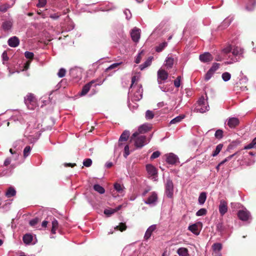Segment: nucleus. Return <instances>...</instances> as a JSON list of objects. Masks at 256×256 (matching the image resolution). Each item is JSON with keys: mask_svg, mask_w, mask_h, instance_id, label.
Segmentation results:
<instances>
[{"mask_svg": "<svg viewBox=\"0 0 256 256\" xmlns=\"http://www.w3.org/2000/svg\"><path fill=\"white\" fill-rule=\"evenodd\" d=\"M180 80L181 77L180 76H178L177 78L174 80V85L176 88L180 87Z\"/></svg>", "mask_w": 256, "mask_h": 256, "instance_id": "5fc2aeb1", "label": "nucleus"}, {"mask_svg": "<svg viewBox=\"0 0 256 256\" xmlns=\"http://www.w3.org/2000/svg\"><path fill=\"white\" fill-rule=\"evenodd\" d=\"M165 194L167 197L172 198L174 193V185L170 179H168L165 186Z\"/></svg>", "mask_w": 256, "mask_h": 256, "instance_id": "39448f33", "label": "nucleus"}, {"mask_svg": "<svg viewBox=\"0 0 256 256\" xmlns=\"http://www.w3.org/2000/svg\"><path fill=\"white\" fill-rule=\"evenodd\" d=\"M168 46V42H164L162 43H160L156 47V52H160L163 50Z\"/></svg>", "mask_w": 256, "mask_h": 256, "instance_id": "2f4dec72", "label": "nucleus"}, {"mask_svg": "<svg viewBox=\"0 0 256 256\" xmlns=\"http://www.w3.org/2000/svg\"><path fill=\"white\" fill-rule=\"evenodd\" d=\"M92 164V160L90 158L85 159L83 162V164L86 167L90 166Z\"/></svg>", "mask_w": 256, "mask_h": 256, "instance_id": "3c124183", "label": "nucleus"}, {"mask_svg": "<svg viewBox=\"0 0 256 256\" xmlns=\"http://www.w3.org/2000/svg\"><path fill=\"white\" fill-rule=\"evenodd\" d=\"M114 189L119 193L122 194L124 192V186L120 184L116 183L114 185Z\"/></svg>", "mask_w": 256, "mask_h": 256, "instance_id": "4c0bfd02", "label": "nucleus"}, {"mask_svg": "<svg viewBox=\"0 0 256 256\" xmlns=\"http://www.w3.org/2000/svg\"><path fill=\"white\" fill-rule=\"evenodd\" d=\"M66 73V70L64 68H61L58 73V76L59 78H63L64 76Z\"/></svg>", "mask_w": 256, "mask_h": 256, "instance_id": "603ef678", "label": "nucleus"}, {"mask_svg": "<svg viewBox=\"0 0 256 256\" xmlns=\"http://www.w3.org/2000/svg\"><path fill=\"white\" fill-rule=\"evenodd\" d=\"M152 59H153V57L150 56L148 58V59L144 64H140V70H143L145 68L150 66L152 64Z\"/></svg>", "mask_w": 256, "mask_h": 256, "instance_id": "bb28decb", "label": "nucleus"}, {"mask_svg": "<svg viewBox=\"0 0 256 256\" xmlns=\"http://www.w3.org/2000/svg\"><path fill=\"white\" fill-rule=\"evenodd\" d=\"M168 78V72L163 69H160L158 71V82L159 84L162 83V81L166 80Z\"/></svg>", "mask_w": 256, "mask_h": 256, "instance_id": "6e6552de", "label": "nucleus"}, {"mask_svg": "<svg viewBox=\"0 0 256 256\" xmlns=\"http://www.w3.org/2000/svg\"><path fill=\"white\" fill-rule=\"evenodd\" d=\"M46 4V0H38V2L36 4L38 8H43Z\"/></svg>", "mask_w": 256, "mask_h": 256, "instance_id": "13d9d810", "label": "nucleus"}, {"mask_svg": "<svg viewBox=\"0 0 256 256\" xmlns=\"http://www.w3.org/2000/svg\"><path fill=\"white\" fill-rule=\"evenodd\" d=\"M146 169L148 174L151 176H154L157 174V170L156 168L152 164H147L146 166Z\"/></svg>", "mask_w": 256, "mask_h": 256, "instance_id": "412c9836", "label": "nucleus"}, {"mask_svg": "<svg viewBox=\"0 0 256 256\" xmlns=\"http://www.w3.org/2000/svg\"><path fill=\"white\" fill-rule=\"evenodd\" d=\"M209 110V106L207 102V100L202 96L198 100L197 105L194 109L196 112L200 113L205 112Z\"/></svg>", "mask_w": 256, "mask_h": 256, "instance_id": "f03ea898", "label": "nucleus"}, {"mask_svg": "<svg viewBox=\"0 0 256 256\" xmlns=\"http://www.w3.org/2000/svg\"><path fill=\"white\" fill-rule=\"evenodd\" d=\"M124 156L125 158H126L130 154V150H129V146L128 144H126L124 146Z\"/></svg>", "mask_w": 256, "mask_h": 256, "instance_id": "e2e57ef3", "label": "nucleus"}, {"mask_svg": "<svg viewBox=\"0 0 256 256\" xmlns=\"http://www.w3.org/2000/svg\"><path fill=\"white\" fill-rule=\"evenodd\" d=\"M177 254L180 256H189L188 250L185 248H179L177 250Z\"/></svg>", "mask_w": 256, "mask_h": 256, "instance_id": "a878e982", "label": "nucleus"}, {"mask_svg": "<svg viewBox=\"0 0 256 256\" xmlns=\"http://www.w3.org/2000/svg\"><path fill=\"white\" fill-rule=\"evenodd\" d=\"M24 56L26 58L32 60L34 58V54L32 52L26 51L24 53Z\"/></svg>", "mask_w": 256, "mask_h": 256, "instance_id": "6e6d98bb", "label": "nucleus"}, {"mask_svg": "<svg viewBox=\"0 0 256 256\" xmlns=\"http://www.w3.org/2000/svg\"><path fill=\"white\" fill-rule=\"evenodd\" d=\"M256 5V3L254 0H250L248 4L246 6V8L248 11L252 10Z\"/></svg>", "mask_w": 256, "mask_h": 256, "instance_id": "473e14b6", "label": "nucleus"}, {"mask_svg": "<svg viewBox=\"0 0 256 256\" xmlns=\"http://www.w3.org/2000/svg\"><path fill=\"white\" fill-rule=\"evenodd\" d=\"M130 136V132L128 130H124L121 134L118 141V146H122V142H126Z\"/></svg>", "mask_w": 256, "mask_h": 256, "instance_id": "f3484780", "label": "nucleus"}, {"mask_svg": "<svg viewBox=\"0 0 256 256\" xmlns=\"http://www.w3.org/2000/svg\"><path fill=\"white\" fill-rule=\"evenodd\" d=\"M214 136L216 138H222L223 136L222 130H218L215 132Z\"/></svg>", "mask_w": 256, "mask_h": 256, "instance_id": "a18cd8bd", "label": "nucleus"}, {"mask_svg": "<svg viewBox=\"0 0 256 256\" xmlns=\"http://www.w3.org/2000/svg\"><path fill=\"white\" fill-rule=\"evenodd\" d=\"M232 46H228L222 50V52L224 54H228L232 52Z\"/></svg>", "mask_w": 256, "mask_h": 256, "instance_id": "0e129e2a", "label": "nucleus"}, {"mask_svg": "<svg viewBox=\"0 0 256 256\" xmlns=\"http://www.w3.org/2000/svg\"><path fill=\"white\" fill-rule=\"evenodd\" d=\"M31 150H32V148H31L30 146H28L25 147V148L24 150V152H23L24 158H26L30 155V152H31Z\"/></svg>", "mask_w": 256, "mask_h": 256, "instance_id": "79ce46f5", "label": "nucleus"}, {"mask_svg": "<svg viewBox=\"0 0 256 256\" xmlns=\"http://www.w3.org/2000/svg\"><path fill=\"white\" fill-rule=\"evenodd\" d=\"M174 62V58L168 56L165 60L164 65L167 68H170L172 67Z\"/></svg>", "mask_w": 256, "mask_h": 256, "instance_id": "b1692460", "label": "nucleus"}, {"mask_svg": "<svg viewBox=\"0 0 256 256\" xmlns=\"http://www.w3.org/2000/svg\"><path fill=\"white\" fill-rule=\"evenodd\" d=\"M231 22H232L231 18H227L223 21L220 26L222 28H226L228 27L230 24Z\"/></svg>", "mask_w": 256, "mask_h": 256, "instance_id": "e433bc0d", "label": "nucleus"}, {"mask_svg": "<svg viewBox=\"0 0 256 256\" xmlns=\"http://www.w3.org/2000/svg\"><path fill=\"white\" fill-rule=\"evenodd\" d=\"M239 122V120L236 118H230L228 120V125L230 128H235Z\"/></svg>", "mask_w": 256, "mask_h": 256, "instance_id": "6ab92c4d", "label": "nucleus"}, {"mask_svg": "<svg viewBox=\"0 0 256 256\" xmlns=\"http://www.w3.org/2000/svg\"><path fill=\"white\" fill-rule=\"evenodd\" d=\"M254 148H256V137L252 140L250 143L244 147V150H249Z\"/></svg>", "mask_w": 256, "mask_h": 256, "instance_id": "72a5a7b5", "label": "nucleus"}, {"mask_svg": "<svg viewBox=\"0 0 256 256\" xmlns=\"http://www.w3.org/2000/svg\"><path fill=\"white\" fill-rule=\"evenodd\" d=\"M8 44L12 48H16L19 45L20 40L18 37L14 36L8 40Z\"/></svg>", "mask_w": 256, "mask_h": 256, "instance_id": "2eb2a0df", "label": "nucleus"}, {"mask_svg": "<svg viewBox=\"0 0 256 256\" xmlns=\"http://www.w3.org/2000/svg\"><path fill=\"white\" fill-rule=\"evenodd\" d=\"M243 49L237 46H233L232 48V54L236 56H240L243 54Z\"/></svg>", "mask_w": 256, "mask_h": 256, "instance_id": "4be33fe9", "label": "nucleus"}, {"mask_svg": "<svg viewBox=\"0 0 256 256\" xmlns=\"http://www.w3.org/2000/svg\"><path fill=\"white\" fill-rule=\"evenodd\" d=\"M114 212H116V210L114 208L106 209L104 210V214L108 216H110Z\"/></svg>", "mask_w": 256, "mask_h": 256, "instance_id": "de8ad7c7", "label": "nucleus"}, {"mask_svg": "<svg viewBox=\"0 0 256 256\" xmlns=\"http://www.w3.org/2000/svg\"><path fill=\"white\" fill-rule=\"evenodd\" d=\"M157 200V194L156 192H152L144 202L150 206H154L156 204Z\"/></svg>", "mask_w": 256, "mask_h": 256, "instance_id": "9d476101", "label": "nucleus"}, {"mask_svg": "<svg viewBox=\"0 0 256 256\" xmlns=\"http://www.w3.org/2000/svg\"><path fill=\"white\" fill-rule=\"evenodd\" d=\"M96 80H92L90 81V82H88V84H86L82 88V90L80 94V96H84L90 90V88L94 85V87H96L97 85H98L99 84H95Z\"/></svg>", "mask_w": 256, "mask_h": 256, "instance_id": "0eeeda50", "label": "nucleus"}, {"mask_svg": "<svg viewBox=\"0 0 256 256\" xmlns=\"http://www.w3.org/2000/svg\"><path fill=\"white\" fill-rule=\"evenodd\" d=\"M156 224H152L148 227V228L146 230V232L145 233L144 238L145 240H148L150 237L151 236V235L154 231L156 230Z\"/></svg>", "mask_w": 256, "mask_h": 256, "instance_id": "a211bd4d", "label": "nucleus"}, {"mask_svg": "<svg viewBox=\"0 0 256 256\" xmlns=\"http://www.w3.org/2000/svg\"><path fill=\"white\" fill-rule=\"evenodd\" d=\"M220 66V64L218 63H214L212 66L210 68V70L215 72L218 70Z\"/></svg>", "mask_w": 256, "mask_h": 256, "instance_id": "4d7b16f0", "label": "nucleus"}, {"mask_svg": "<svg viewBox=\"0 0 256 256\" xmlns=\"http://www.w3.org/2000/svg\"><path fill=\"white\" fill-rule=\"evenodd\" d=\"M94 189L100 194H103L105 192L104 188L98 184H94Z\"/></svg>", "mask_w": 256, "mask_h": 256, "instance_id": "f704fd0d", "label": "nucleus"}, {"mask_svg": "<svg viewBox=\"0 0 256 256\" xmlns=\"http://www.w3.org/2000/svg\"><path fill=\"white\" fill-rule=\"evenodd\" d=\"M154 117V112L150 110H148L146 111V120H151Z\"/></svg>", "mask_w": 256, "mask_h": 256, "instance_id": "37998d69", "label": "nucleus"}, {"mask_svg": "<svg viewBox=\"0 0 256 256\" xmlns=\"http://www.w3.org/2000/svg\"><path fill=\"white\" fill-rule=\"evenodd\" d=\"M206 194L204 192H201L198 196V201L200 205H202L206 202Z\"/></svg>", "mask_w": 256, "mask_h": 256, "instance_id": "c85d7f7f", "label": "nucleus"}, {"mask_svg": "<svg viewBox=\"0 0 256 256\" xmlns=\"http://www.w3.org/2000/svg\"><path fill=\"white\" fill-rule=\"evenodd\" d=\"M150 128V126L148 124H144L140 126L138 129V132H136L132 134L133 137H136L139 134H144L147 132Z\"/></svg>", "mask_w": 256, "mask_h": 256, "instance_id": "4468645a", "label": "nucleus"}, {"mask_svg": "<svg viewBox=\"0 0 256 256\" xmlns=\"http://www.w3.org/2000/svg\"><path fill=\"white\" fill-rule=\"evenodd\" d=\"M126 226L125 224L120 223V224L118 226H116L114 228L115 230H119L121 232H122L126 230Z\"/></svg>", "mask_w": 256, "mask_h": 256, "instance_id": "09e8293b", "label": "nucleus"}, {"mask_svg": "<svg viewBox=\"0 0 256 256\" xmlns=\"http://www.w3.org/2000/svg\"><path fill=\"white\" fill-rule=\"evenodd\" d=\"M214 72H212L209 70L205 75V77H204L205 80L208 81L209 80H210V78L213 76V74H214Z\"/></svg>", "mask_w": 256, "mask_h": 256, "instance_id": "c03bdc74", "label": "nucleus"}, {"mask_svg": "<svg viewBox=\"0 0 256 256\" xmlns=\"http://www.w3.org/2000/svg\"><path fill=\"white\" fill-rule=\"evenodd\" d=\"M131 138L134 140L135 146L138 148L143 147L150 142V140L146 142V136L142 135H138L136 137H133L132 136Z\"/></svg>", "mask_w": 256, "mask_h": 256, "instance_id": "7ed1b4c3", "label": "nucleus"}, {"mask_svg": "<svg viewBox=\"0 0 256 256\" xmlns=\"http://www.w3.org/2000/svg\"><path fill=\"white\" fill-rule=\"evenodd\" d=\"M185 118V116L184 114H181L178 116H176L174 118L172 119L170 122V124H176L180 122L184 118Z\"/></svg>", "mask_w": 256, "mask_h": 256, "instance_id": "393cba45", "label": "nucleus"}, {"mask_svg": "<svg viewBox=\"0 0 256 256\" xmlns=\"http://www.w3.org/2000/svg\"><path fill=\"white\" fill-rule=\"evenodd\" d=\"M238 216L240 220L244 222H248L251 220L250 214L246 208L238 211Z\"/></svg>", "mask_w": 256, "mask_h": 256, "instance_id": "20e7f679", "label": "nucleus"}, {"mask_svg": "<svg viewBox=\"0 0 256 256\" xmlns=\"http://www.w3.org/2000/svg\"><path fill=\"white\" fill-rule=\"evenodd\" d=\"M212 249H213L214 251V252L218 251L219 252L222 249V244L220 243H218V242L214 243L212 245Z\"/></svg>", "mask_w": 256, "mask_h": 256, "instance_id": "ea45409f", "label": "nucleus"}, {"mask_svg": "<svg viewBox=\"0 0 256 256\" xmlns=\"http://www.w3.org/2000/svg\"><path fill=\"white\" fill-rule=\"evenodd\" d=\"M198 224H194L189 226L188 230L196 235L200 234V230L198 228Z\"/></svg>", "mask_w": 256, "mask_h": 256, "instance_id": "5701e85b", "label": "nucleus"}, {"mask_svg": "<svg viewBox=\"0 0 256 256\" xmlns=\"http://www.w3.org/2000/svg\"><path fill=\"white\" fill-rule=\"evenodd\" d=\"M13 22L12 20H8L4 21L2 24V28L5 32L10 30L12 26Z\"/></svg>", "mask_w": 256, "mask_h": 256, "instance_id": "aec40b11", "label": "nucleus"}, {"mask_svg": "<svg viewBox=\"0 0 256 256\" xmlns=\"http://www.w3.org/2000/svg\"><path fill=\"white\" fill-rule=\"evenodd\" d=\"M52 228L51 230V232L53 234H55L56 233V230L58 229V220L54 218V220H52Z\"/></svg>", "mask_w": 256, "mask_h": 256, "instance_id": "c756f323", "label": "nucleus"}, {"mask_svg": "<svg viewBox=\"0 0 256 256\" xmlns=\"http://www.w3.org/2000/svg\"><path fill=\"white\" fill-rule=\"evenodd\" d=\"M236 154H232L228 157H226V158H225L223 160H222L220 162V164H224L225 162L229 161L230 159H232V158Z\"/></svg>", "mask_w": 256, "mask_h": 256, "instance_id": "338daca9", "label": "nucleus"}, {"mask_svg": "<svg viewBox=\"0 0 256 256\" xmlns=\"http://www.w3.org/2000/svg\"><path fill=\"white\" fill-rule=\"evenodd\" d=\"M16 194V191L14 188L12 187H10L8 190L7 192L6 193V196L7 198H10L15 196Z\"/></svg>", "mask_w": 256, "mask_h": 256, "instance_id": "7c9ffc66", "label": "nucleus"}, {"mask_svg": "<svg viewBox=\"0 0 256 256\" xmlns=\"http://www.w3.org/2000/svg\"><path fill=\"white\" fill-rule=\"evenodd\" d=\"M38 218H34L30 220V224L31 226H34L36 224H38Z\"/></svg>", "mask_w": 256, "mask_h": 256, "instance_id": "774afa93", "label": "nucleus"}, {"mask_svg": "<svg viewBox=\"0 0 256 256\" xmlns=\"http://www.w3.org/2000/svg\"><path fill=\"white\" fill-rule=\"evenodd\" d=\"M200 60L203 62H208L212 61L213 58L209 52H204L199 56Z\"/></svg>", "mask_w": 256, "mask_h": 256, "instance_id": "dca6fc26", "label": "nucleus"}, {"mask_svg": "<svg viewBox=\"0 0 256 256\" xmlns=\"http://www.w3.org/2000/svg\"><path fill=\"white\" fill-rule=\"evenodd\" d=\"M160 154V153L159 151H156V152H154L152 153V156H150V159L153 160V159L159 157Z\"/></svg>", "mask_w": 256, "mask_h": 256, "instance_id": "69168bd1", "label": "nucleus"}, {"mask_svg": "<svg viewBox=\"0 0 256 256\" xmlns=\"http://www.w3.org/2000/svg\"><path fill=\"white\" fill-rule=\"evenodd\" d=\"M33 236L29 234H26L23 236V241L26 244H30L32 242Z\"/></svg>", "mask_w": 256, "mask_h": 256, "instance_id": "cd10ccee", "label": "nucleus"}, {"mask_svg": "<svg viewBox=\"0 0 256 256\" xmlns=\"http://www.w3.org/2000/svg\"><path fill=\"white\" fill-rule=\"evenodd\" d=\"M140 30L136 27L132 30L130 36L132 40L134 42H138L139 41L140 36Z\"/></svg>", "mask_w": 256, "mask_h": 256, "instance_id": "9b49d317", "label": "nucleus"}, {"mask_svg": "<svg viewBox=\"0 0 256 256\" xmlns=\"http://www.w3.org/2000/svg\"><path fill=\"white\" fill-rule=\"evenodd\" d=\"M222 147H223L222 144H218L216 146V148L215 150H214V152H213V153L212 154V156H216L220 153V152L221 151Z\"/></svg>", "mask_w": 256, "mask_h": 256, "instance_id": "c9c22d12", "label": "nucleus"}, {"mask_svg": "<svg viewBox=\"0 0 256 256\" xmlns=\"http://www.w3.org/2000/svg\"><path fill=\"white\" fill-rule=\"evenodd\" d=\"M166 162L170 164H174L178 160V156L173 153L166 154Z\"/></svg>", "mask_w": 256, "mask_h": 256, "instance_id": "ddd939ff", "label": "nucleus"}, {"mask_svg": "<svg viewBox=\"0 0 256 256\" xmlns=\"http://www.w3.org/2000/svg\"><path fill=\"white\" fill-rule=\"evenodd\" d=\"M218 210L220 215L222 216L224 215L227 212L228 207V204L226 201L224 200H220V204L218 206Z\"/></svg>", "mask_w": 256, "mask_h": 256, "instance_id": "f8f14e48", "label": "nucleus"}, {"mask_svg": "<svg viewBox=\"0 0 256 256\" xmlns=\"http://www.w3.org/2000/svg\"><path fill=\"white\" fill-rule=\"evenodd\" d=\"M138 80V78L134 76H133L132 77V84L130 86V88H134V86H138L139 84H135V82L136 81H137Z\"/></svg>", "mask_w": 256, "mask_h": 256, "instance_id": "49530a36", "label": "nucleus"}, {"mask_svg": "<svg viewBox=\"0 0 256 256\" xmlns=\"http://www.w3.org/2000/svg\"><path fill=\"white\" fill-rule=\"evenodd\" d=\"M222 80L226 82L228 81L231 78V74L228 72H224L222 75Z\"/></svg>", "mask_w": 256, "mask_h": 256, "instance_id": "58836bf2", "label": "nucleus"}, {"mask_svg": "<svg viewBox=\"0 0 256 256\" xmlns=\"http://www.w3.org/2000/svg\"><path fill=\"white\" fill-rule=\"evenodd\" d=\"M206 214V210L204 208H200L196 212V215L197 216H202Z\"/></svg>", "mask_w": 256, "mask_h": 256, "instance_id": "8fccbe9b", "label": "nucleus"}, {"mask_svg": "<svg viewBox=\"0 0 256 256\" xmlns=\"http://www.w3.org/2000/svg\"><path fill=\"white\" fill-rule=\"evenodd\" d=\"M82 70L80 68H74L70 70V74L74 78H80L82 76Z\"/></svg>", "mask_w": 256, "mask_h": 256, "instance_id": "1a4fd4ad", "label": "nucleus"}, {"mask_svg": "<svg viewBox=\"0 0 256 256\" xmlns=\"http://www.w3.org/2000/svg\"><path fill=\"white\" fill-rule=\"evenodd\" d=\"M121 62L114 63L109 66L108 68H106V71H108L110 70L114 69L117 68L120 64Z\"/></svg>", "mask_w": 256, "mask_h": 256, "instance_id": "bf43d9fd", "label": "nucleus"}, {"mask_svg": "<svg viewBox=\"0 0 256 256\" xmlns=\"http://www.w3.org/2000/svg\"><path fill=\"white\" fill-rule=\"evenodd\" d=\"M24 102L29 109H33L36 103L34 95L32 94L26 95L24 98Z\"/></svg>", "mask_w": 256, "mask_h": 256, "instance_id": "423d86ee", "label": "nucleus"}, {"mask_svg": "<svg viewBox=\"0 0 256 256\" xmlns=\"http://www.w3.org/2000/svg\"><path fill=\"white\" fill-rule=\"evenodd\" d=\"M124 15L126 16V18L127 20H129L131 18L132 14H131L130 10L128 9H126L124 11Z\"/></svg>", "mask_w": 256, "mask_h": 256, "instance_id": "052dcab7", "label": "nucleus"}, {"mask_svg": "<svg viewBox=\"0 0 256 256\" xmlns=\"http://www.w3.org/2000/svg\"><path fill=\"white\" fill-rule=\"evenodd\" d=\"M216 230L218 231L222 232L225 230V228L222 223H218L216 225Z\"/></svg>", "mask_w": 256, "mask_h": 256, "instance_id": "864d4df0", "label": "nucleus"}, {"mask_svg": "<svg viewBox=\"0 0 256 256\" xmlns=\"http://www.w3.org/2000/svg\"><path fill=\"white\" fill-rule=\"evenodd\" d=\"M2 58L3 64H5V62L8 60V56L7 52L6 51L4 52L2 54Z\"/></svg>", "mask_w": 256, "mask_h": 256, "instance_id": "680f3d73", "label": "nucleus"}, {"mask_svg": "<svg viewBox=\"0 0 256 256\" xmlns=\"http://www.w3.org/2000/svg\"><path fill=\"white\" fill-rule=\"evenodd\" d=\"M12 6L8 4H5L0 6V12H5Z\"/></svg>", "mask_w": 256, "mask_h": 256, "instance_id": "a19ab883", "label": "nucleus"}, {"mask_svg": "<svg viewBox=\"0 0 256 256\" xmlns=\"http://www.w3.org/2000/svg\"><path fill=\"white\" fill-rule=\"evenodd\" d=\"M143 90L142 85L130 88L128 92V98L132 101H138L142 98Z\"/></svg>", "mask_w": 256, "mask_h": 256, "instance_id": "f257e3e1", "label": "nucleus"}]
</instances>
